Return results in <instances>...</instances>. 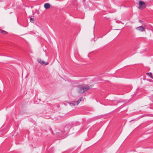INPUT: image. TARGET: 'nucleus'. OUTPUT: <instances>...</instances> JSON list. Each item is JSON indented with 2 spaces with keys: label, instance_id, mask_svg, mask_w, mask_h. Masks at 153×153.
<instances>
[{
  "label": "nucleus",
  "instance_id": "1",
  "mask_svg": "<svg viewBox=\"0 0 153 153\" xmlns=\"http://www.w3.org/2000/svg\"><path fill=\"white\" fill-rule=\"evenodd\" d=\"M78 87L79 88L78 91L79 93H84L90 88L89 86L85 85H79Z\"/></svg>",
  "mask_w": 153,
  "mask_h": 153
},
{
  "label": "nucleus",
  "instance_id": "2",
  "mask_svg": "<svg viewBox=\"0 0 153 153\" xmlns=\"http://www.w3.org/2000/svg\"><path fill=\"white\" fill-rule=\"evenodd\" d=\"M146 7L145 3L142 1H140L139 2V7L138 8L140 10H142Z\"/></svg>",
  "mask_w": 153,
  "mask_h": 153
},
{
  "label": "nucleus",
  "instance_id": "3",
  "mask_svg": "<svg viewBox=\"0 0 153 153\" xmlns=\"http://www.w3.org/2000/svg\"><path fill=\"white\" fill-rule=\"evenodd\" d=\"M136 29L141 32L145 31L146 30L142 26H141L136 27Z\"/></svg>",
  "mask_w": 153,
  "mask_h": 153
},
{
  "label": "nucleus",
  "instance_id": "4",
  "mask_svg": "<svg viewBox=\"0 0 153 153\" xmlns=\"http://www.w3.org/2000/svg\"><path fill=\"white\" fill-rule=\"evenodd\" d=\"M37 61L40 64L44 65H46L48 64V62H45L43 61H42L41 59H37Z\"/></svg>",
  "mask_w": 153,
  "mask_h": 153
},
{
  "label": "nucleus",
  "instance_id": "5",
  "mask_svg": "<svg viewBox=\"0 0 153 153\" xmlns=\"http://www.w3.org/2000/svg\"><path fill=\"white\" fill-rule=\"evenodd\" d=\"M44 7L45 9H47L50 7V5L49 3H46L44 4Z\"/></svg>",
  "mask_w": 153,
  "mask_h": 153
},
{
  "label": "nucleus",
  "instance_id": "6",
  "mask_svg": "<svg viewBox=\"0 0 153 153\" xmlns=\"http://www.w3.org/2000/svg\"><path fill=\"white\" fill-rule=\"evenodd\" d=\"M147 75H148L149 77L152 79H153V76H152V74L151 72H148L146 73Z\"/></svg>",
  "mask_w": 153,
  "mask_h": 153
},
{
  "label": "nucleus",
  "instance_id": "7",
  "mask_svg": "<svg viewBox=\"0 0 153 153\" xmlns=\"http://www.w3.org/2000/svg\"><path fill=\"white\" fill-rule=\"evenodd\" d=\"M76 104V102L75 101L73 102L70 103L71 105V106H75Z\"/></svg>",
  "mask_w": 153,
  "mask_h": 153
},
{
  "label": "nucleus",
  "instance_id": "8",
  "mask_svg": "<svg viewBox=\"0 0 153 153\" xmlns=\"http://www.w3.org/2000/svg\"><path fill=\"white\" fill-rule=\"evenodd\" d=\"M82 97H81L76 102V105H78L79 103L81 101L82 99Z\"/></svg>",
  "mask_w": 153,
  "mask_h": 153
},
{
  "label": "nucleus",
  "instance_id": "9",
  "mask_svg": "<svg viewBox=\"0 0 153 153\" xmlns=\"http://www.w3.org/2000/svg\"><path fill=\"white\" fill-rule=\"evenodd\" d=\"M1 33L3 34H5L7 33L5 31L1 30Z\"/></svg>",
  "mask_w": 153,
  "mask_h": 153
},
{
  "label": "nucleus",
  "instance_id": "10",
  "mask_svg": "<svg viewBox=\"0 0 153 153\" xmlns=\"http://www.w3.org/2000/svg\"><path fill=\"white\" fill-rule=\"evenodd\" d=\"M30 21L31 22L33 23L34 21V20L33 18H31L30 19Z\"/></svg>",
  "mask_w": 153,
  "mask_h": 153
},
{
  "label": "nucleus",
  "instance_id": "11",
  "mask_svg": "<svg viewBox=\"0 0 153 153\" xmlns=\"http://www.w3.org/2000/svg\"><path fill=\"white\" fill-rule=\"evenodd\" d=\"M139 22H140L141 23H143V21H142V20H139Z\"/></svg>",
  "mask_w": 153,
  "mask_h": 153
},
{
  "label": "nucleus",
  "instance_id": "12",
  "mask_svg": "<svg viewBox=\"0 0 153 153\" xmlns=\"http://www.w3.org/2000/svg\"><path fill=\"white\" fill-rule=\"evenodd\" d=\"M51 133L52 134H53V132L52 130L51 131Z\"/></svg>",
  "mask_w": 153,
  "mask_h": 153
},
{
  "label": "nucleus",
  "instance_id": "13",
  "mask_svg": "<svg viewBox=\"0 0 153 153\" xmlns=\"http://www.w3.org/2000/svg\"><path fill=\"white\" fill-rule=\"evenodd\" d=\"M1 29H0V33H1Z\"/></svg>",
  "mask_w": 153,
  "mask_h": 153
},
{
  "label": "nucleus",
  "instance_id": "14",
  "mask_svg": "<svg viewBox=\"0 0 153 153\" xmlns=\"http://www.w3.org/2000/svg\"><path fill=\"white\" fill-rule=\"evenodd\" d=\"M94 27H95V26L94 27Z\"/></svg>",
  "mask_w": 153,
  "mask_h": 153
}]
</instances>
